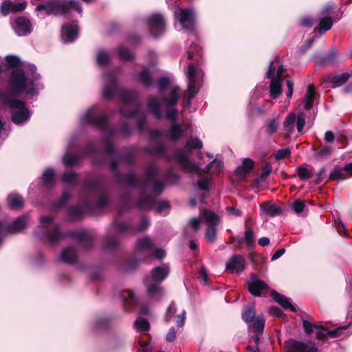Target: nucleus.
Segmentation results:
<instances>
[{"mask_svg":"<svg viewBox=\"0 0 352 352\" xmlns=\"http://www.w3.org/2000/svg\"><path fill=\"white\" fill-rule=\"evenodd\" d=\"M202 147L203 143L197 137L194 138L191 141H188L185 146L186 149L188 152L193 149H201Z\"/></svg>","mask_w":352,"mask_h":352,"instance_id":"obj_59","label":"nucleus"},{"mask_svg":"<svg viewBox=\"0 0 352 352\" xmlns=\"http://www.w3.org/2000/svg\"><path fill=\"white\" fill-rule=\"evenodd\" d=\"M348 178V176L345 174L344 168L336 165L333 167V169L331 171L328 181H343Z\"/></svg>","mask_w":352,"mask_h":352,"instance_id":"obj_41","label":"nucleus"},{"mask_svg":"<svg viewBox=\"0 0 352 352\" xmlns=\"http://www.w3.org/2000/svg\"><path fill=\"white\" fill-rule=\"evenodd\" d=\"M285 352H318V349L314 344H308L294 340L285 342Z\"/></svg>","mask_w":352,"mask_h":352,"instance_id":"obj_14","label":"nucleus"},{"mask_svg":"<svg viewBox=\"0 0 352 352\" xmlns=\"http://www.w3.org/2000/svg\"><path fill=\"white\" fill-rule=\"evenodd\" d=\"M187 57L190 60H194L195 63H192L196 66V72H197L198 67L201 64V48L195 45L191 46L187 52Z\"/></svg>","mask_w":352,"mask_h":352,"instance_id":"obj_28","label":"nucleus"},{"mask_svg":"<svg viewBox=\"0 0 352 352\" xmlns=\"http://www.w3.org/2000/svg\"><path fill=\"white\" fill-rule=\"evenodd\" d=\"M161 136V132L157 130H151L149 134V141L151 142L149 146L143 148V151L151 154L160 156L169 161V157L167 154V148L164 143L159 140Z\"/></svg>","mask_w":352,"mask_h":352,"instance_id":"obj_5","label":"nucleus"},{"mask_svg":"<svg viewBox=\"0 0 352 352\" xmlns=\"http://www.w3.org/2000/svg\"><path fill=\"white\" fill-rule=\"evenodd\" d=\"M296 116L295 113H292L287 116L284 122L283 127L284 129L288 133V137L294 131V123L296 122Z\"/></svg>","mask_w":352,"mask_h":352,"instance_id":"obj_51","label":"nucleus"},{"mask_svg":"<svg viewBox=\"0 0 352 352\" xmlns=\"http://www.w3.org/2000/svg\"><path fill=\"white\" fill-rule=\"evenodd\" d=\"M105 85L102 91V97L106 100H111L117 91V78L114 73L105 74Z\"/></svg>","mask_w":352,"mask_h":352,"instance_id":"obj_12","label":"nucleus"},{"mask_svg":"<svg viewBox=\"0 0 352 352\" xmlns=\"http://www.w3.org/2000/svg\"><path fill=\"white\" fill-rule=\"evenodd\" d=\"M147 107L148 112L153 115L157 120H160L162 118V112L160 110V104L157 98L155 97L149 98Z\"/></svg>","mask_w":352,"mask_h":352,"instance_id":"obj_33","label":"nucleus"},{"mask_svg":"<svg viewBox=\"0 0 352 352\" xmlns=\"http://www.w3.org/2000/svg\"><path fill=\"white\" fill-rule=\"evenodd\" d=\"M79 27L77 21L67 23L62 26L61 36L64 43H72L78 36Z\"/></svg>","mask_w":352,"mask_h":352,"instance_id":"obj_15","label":"nucleus"},{"mask_svg":"<svg viewBox=\"0 0 352 352\" xmlns=\"http://www.w3.org/2000/svg\"><path fill=\"white\" fill-rule=\"evenodd\" d=\"M217 228L215 223H209L206 232V237L211 243H214L216 239Z\"/></svg>","mask_w":352,"mask_h":352,"instance_id":"obj_61","label":"nucleus"},{"mask_svg":"<svg viewBox=\"0 0 352 352\" xmlns=\"http://www.w3.org/2000/svg\"><path fill=\"white\" fill-rule=\"evenodd\" d=\"M271 296L273 300L282 306L284 309H289L293 312L296 311V307L291 303L290 300L287 296L278 293L275 290L271 292Z\"/></svg>","mask_w":352,"mask_h":352,"instance_id":"obj_25","label":"nucleus"},{"mask_svg":"<svg viewBox=\"0 0 352 352\" xmlns=\"http://www.w3.org/2000/svg\"><path fill=\"white\" fill-rule=\"evenodd\" d=\"M150 183H152L151 190L155 197L160 196L164 190V182L160 179H153Z\"/></svg>","mask_w":352,"mask_h":352,"instance_id":"obj_57","label":"nucleus"},{"mask_svg":"<svg viewBox=\"0 0 352 352\" xmlns=\"http://www.w3.org/2000/svg\"><path fill=\"white\" fill-rule=\"evenodd\" d=\"M268 289L269 286L262 280L248 283V290L254 296H263L267 293Z\"/></svg>","mask_w":352,"mask_h":352,"instance_id":"obj_20","label":"nucleus"},{"mask_svg":"<svg viewBox=\"0 0 352 352\" xmlns=\"http://www.w3.org/2000/svg\"><path fill=\"white\" fill-rule=\"evenodd\" d=\"M176 19L182 23L184 28L188 30H193L195 25V13L192 9L179 8L175 12Z\"/></svg>","mask_w":352,"mask_h":352,"instance_id":"obj_9","label":"nucleus"},{"mask_svg":"<svg viewBox=\"0 0 352 352\" xmlns=\"http://www.w3.org/2000/svg\"><path fill=\"white\" fill-rule=\"evenodd\" d=\"M42 185L45 187L52 188L55 184V173L52 168H47L43 173Z\"/></svg>","mask_w":352,"mask_h":352,"instance_id":"obj_37","label":"nucleus"},{"mask_svg":"<svg viewBox=\"0 0 352 352\" xmlns=\"http://www.w3.org/2000/svg\"><path fill=\"white\" fill-rule=\"evenodd\" d=\"M184 131L181 125L177 122H172L166 136L173 141H177L184 135Z\"/></svg>","mask_w":352,"mask_h":352,"instance_id":"obj_31","label":"nucleus"},{"mask_svg":"<svg viewBox=\"0 0 352 352\" xmlns=\"http://www.w3.org/2000/svg\"><path fill=\"white\" fill-rule=\"evenodd\" d=\"M6 64L10 68H15L21 65V60L14 55H8L6 57Z\"/></svg>","mask_w":352,"mask_h":352,"instance_id":"obj_63","label":"nucleus"},{"mask_svg":"<svg viewBox=\"0 0 352 352\" xmlns=\"http://www.w3.org/2000/svg\"><path fill=\"white\" fill-rule=\"evenodd\" d=\"M70 197L71 195L68 192L64 191L62 193L61 197L58 200L53 203V207L55 209L63 207L68 202L69 199H70Z\"/></svg>","mask_w":352,"mask_h":352,"instance_id":"obj_58","label":"nucleus"},{"mask_svg":"<svg viewBox=\"0 0 352 352\" xmlns=\"http://www.w3.org/2000/svg\"><path fill=\"white\" fill-rule=\"evenodd\" d=\"M82 157L83 156L80 153L74 155L65 154L62 161L65 166L74 167L79 164Z\"/></svg>","mask_w":352,"mask_h":352,"instance_id":"obj_42","label":"nucleus"},{"mask_svg":"<svg viewBox=\"0 0 352 352\" xmlns=\"http://www.w3.org/2000/svg\"><path fill=\"white\" fill-rule=\"evenodd\" d=\"M28 216L21 215L18 217L12 224L4 225L3 232L6 231L10 234H16L23 231L28 225Z\"/></svg>","mask_w":352,"mask_h":352,"instance_id":"obj_18","label":"nucleus"},{"mask_svg":"<svg viewBox=\"0 0 352 352\" xmlns=\"http://www.w3.org/2000/svg\"><path fill=\"white\" fill-rule=\"evenodd\" d=\"M261 210L271 217H274L281 213V209L274 204H271L268 202H265L261 206Z\"/></svg>","mask_w":352,"mask_h":352,"instance_id":"obj_45","label":"nucleus"},{"mask_svg":"<svg viewBox=\"0 0 352 352\" xmlns=\"http://www.w3.org/2000/svg\"><path fill=\"white\" fill-rule=\"evenodd\" d=\"M197 73L196 66L194 64H189L186 74L188 88L186 94L194 97L199 91V85L197 80Z\"/></svg>","mask_w":352,"mask_h":352,"instance_id":"obj_13","label":"nucleus"},{"mask_svg":"<svg viewBox=\"0 0 352 352\" xmlns=\"http://www.w3.org/2000/svg\"><path fill=\"white\" fill-rule=\"evenodd\" d=\"M316 96V93L315 91L314 85H309L307 87L306 94L304 97V109L305 110H310L311 109H312Z\"/></svg>","mask_w":352,"mask_h":352,"instance_id":"obj_35","label":"nucleus"},{"mask_svg":"<svg viewBox=\"0 0 352 352\" xmlns=\"http://www.w3.org/2000/svg\"><path fill=\"white\" fill-rule=\"evenodd\" d=\"M134 327L139 331H146L150 329V324L147 320L139 318L134 322Z\"/></svg>","mask_w":352,"mask_h":352,"instance_id":"obj_62","label":"nucleus"},{"mask_svg":"<svg viewBox=\"0 0 352 352\" xmlns=\"http://www.w3.org/2000/svg\"><path fill=\"white\" fill-rule=\"evenodd\" d=\"M131 199V194L129 191H124L120 194L119 200L122 210H130L132 208Z\"/></svg>","mask_w":352,"mask_h":352,"instance_id":"obj_49","label":"nucleus"},{"mask_svg":"<svg viewBox=\"0 0 352 352\" xmlns=\"http://www.w3.org/2000/svg\"><path fill=\"white\" fill-rule=\"evenodd\" d=\"M350 76L351 74L348 72L340 75L330 73L324 77L323 82H331L333 84V87H340L348 81Z\"/></svg>","mask_w":352,"mask_h":352,"instance_id":"obj_23","label":"nucleus"},{"mask_svg":"<svg viewBox=\"0 0 352 352\" xmlns=\"http://www.w3.org/2000/svg\"><path fill=\"white\" fill-rule=\"evenodd\" d=\"M13 3L10 0H6L1 4L0 12L3 16L8 15L12 10Z\"/></svg>","mask_w":352,"mask_h":352,"instance_id":"obj_64","label":"nucleus"},{"mask_svg":"<svg viewBox=\"0 0 352 352\" xmlns=\"http://www.w3.org/2000/svg\"><path fill=\"white\" fill-rule=\"evenodd\" d=\"M120 296L124 303L125 307L128 306V307L125 308L126 311H129L131 308L135 305L138 302L137 298L135 296V294L132 290H123L120 294Z\"/></svg>","mask_w":352,"mask_h":352,"instance_id":"obj_29","label":"nucleus"},{"mask_svg":"<svg viewBox=\"0 0 352 352\" xmlns=\"http://www.w3.org/2000/svg\"><path fill=\"white\" fill-rule=\"evenodd\" d=\"M118 54L121 60L125 61L133 60L135 58L134 54L128 48L123 45L118 47Z\"/></svg>","mask_w":352,"mask_h":352,"instance_id":"obj_55","label":"nucleus"},{"mask_svg":"<svg viewBox=\"0 0 352 352\" xmlns=\"http://www.w3.org/2000/svg\"><path fill=\"white\" fill-rule=\"evenodd\" d=\"M256 316V312L253 305H249L244 307L241 314V318L246 323L253 322Z\"/></svg>","mask_w":352,"mask_h":352,"instance_id":"obj_47","label":"nucleus"},{"mask_svg":"<svg viewBox=\"0 0 352 352\" xmlns=\"http://www.w3.org/2000/svg\"><path fill=\"white\" fill-rule=\"evenodd\" d=\"M84 214L85 212L80 206H69L67 208V217L70 221L75 222L81 221Z\"/></svg>","mask_w":352,"mask_h":352,"instance_id":"obj_32","label":"nucleus"},{"mask_svg":"<svg viewBox=\"0 0 352 352\" xmlns=\"http://www.w3.org/2000/svg\"><path fill=\"white\" fill-rule=\"evenodd\" d=\"M85 121L109 135V137H106L102 140L105 145L104 152L106 154L113 155L115 153V147L110 137L114 135L115 130L109 125L107 116L105 114L99 116L98 109L92 107L86 112Z\"/></svg>","mask_w":352,"mask_h":352,"instance_id":"obj_2","label":"nucleus"},{"mask_svg":"<svg viewBox=\"0 0 352 352\" xmlns=\"http://www.w3.org/2000/svg\"><path fill=\"white\" fill-rule=\"evenodd\" d=\"M28 85H32L21 69H15L10 74V86L12 91L16 95L25 91Z\"/></svg>","mask_w":352,"mask_h":352,"instance_id":"obj_7","label":"nucleus"},{"mask_svg":"<svg viewBox=\"0 0 352 352\" xmlns=\"http://www.w3.org/2000/svg\"><path fill=\"white\" fill-rule=\"evenodd\" d=\"M154 244L151 239L146 236L139 238L135 245V254L136 258L127 261L126 265L130 269H135L138 265V261H143V257L153 250Z\"/></svg>","mask_w":352,"mask_h":352,"instance_id":"obj_4","label":"nucleus"},{"mask_svg":"<svg viewBox=\"0 0 352 352\" xmlns=\"http://www.w3.org/2000/svg\"><path fill=\"white\" fill-rule=\"evenodd\" d=\"M166 256V252L162 248H157L143 257V262L149 263L153 257L157 259H162Z\"/></svg>","mask_w":352,"mask_h":352,"instance_id":"obj_54","label":"nucleus"},{"mask_svg":"<svg viewBox=\"0 0 352 352\" xmlns=\"http://www.w3.org/2000/svg\"><path fill=\"white\" fill-rule=\"evenodd\" d=\"M5 104H8L12 109H18V110H11L12 121L16 124H20L27 121L30 117V111L25 107L23 101L18 99L6 100Z\"/></svg>","mask_w":352,"mask_h":352,"instance_id":"obj_6","label":"nucleus"},{"mask_svg":"<svg viewBox=\"0 0 352 352\" xmlns=\"http://www.w3.org/2000/svg\"><path fill=\"white\" fill-rule=\"evenodd\" d=\"M138 80L146 87H149L153 85L151 74L148 69H144L139 73Z\"/></svg>","mask_w":352,"mask_h":352,"instance_id":"obj_46","label":"nucleus"},{"mask_svg":"<svg viewBox=\"0 0 352 352\" xmlns=\"http://www.w3.org/2000/svg\"><path fill=\"white\" fill-rule=\"evenodd\" d=\"M8 204L12 210H19L24 206L23 197L17 193L10 194L7 197Z\"/></svg>","mask_w":352,"mask_h":352,"instance_id":"obj_30","label":"nucleus"},{"mask_svg":"<svg viewBox=\"0 0 352 352\" xmlns=\"http://www.w3.org/2000/svg\"><path fill=\"white\" fill-rule=\"evenodd\" d=\"M339 55V52L336 49L333 48L326 55L316 56V63L322 66L333 65L338 62Z\"/></svg>","mask_w":352,"mask_h":352,"instance_id":"obj_21","label":"nucleus"},{"mask_svg":"<svg viewBox=\"0 0 352 352\" xmlns=\"http://www.w3.org/2000/svg\"><path fill=\"white\" fill-rule=\"evenodd\" d=\"M174 157L182 169L190 173H199V166L190 161L185 151L178 149L175 151Z\"/></svg>","mask_w":352,"mask_h":352,"instance_id":"obj_11","label":"nucleus"},{"mask_svg":"<svg viewBox=\"0 0 352 352\" xmlns=\"http://www.w3.org/2000/svg\"><path fill=\"white\" fill-rule=\"evenodd\" d=\"M98 193V198L96 201V206L98 208H106L111 201V197L107 194L102 192V190Z\"/></svg>","mask_w":352,"mask_h":352,"instance_id":"obj_52","label":"nucleus"},{"mask_svg":"<svg viewBox=\"0 0 352 352\" xmlns=\"http://www.w3.org/2000/svg\"><path fill=\"white\" fill-rule=\"evenodd\" d=\"M71 10H74L79 14L82 12L81 5L77 0H47L35 8V11L38 12L45 10L48 16L65 15Z\"/></svg>","mask_w":352,"mask_h":352,"instance_id":"obj_3","label":"nucleus"},{"mask_svg":"<svg viewBox=\"0 0 352 352\" xmlns=\"http://www.w3.org/2000/svg\"><path fill=\"white\" fill-rule=\"evenodd\" d=\"M104 246L107 250H116L119 245V241L115 236L107 234L103 238Z\"/></svg>","mask_w":352,"mask_h":352,"instance_id":"obj_53","label":"nucleus"},{"mask_svg":"<svg viewBox=\"0 0 352 352\" xmlns=\"http://www.w3.org/2000/svg\"><path fill=\"white\" fill-rule=\"evenodd\" d=\"M118 95L122 100V107H125L127 110H130L127 105L133 104L135 107H140V104L138 100V95L135 91L120 89L118 91Z\"/></svg>","mask_w":352,"mask_h":352,"instance_id":"obj_17","label":"nucleus"},{"mask_svg":"<svg viewBox=\"0 0 352 352\" xmlns=\"http://www.w3.org/2000/svg\"><path fill=\"white\" fill-rule=\"evenodd\" d=\"M313 149L316 152L315 157L317 159H322L329 157L333 151V147L329 145L322 146L320 144L319 146H314Z\"/></svg>","mask_w":352,"mask_h":352,"instance_id":"obj_43","label":"nucleus"},{"mask_svg":"<svg viewBox=\"0 0 352 352\" xmlns=\"http://www.w3.org/2000/svg\"><path fill=\"white\" fill-rule=\"evenodd\" d=\"M120 160L119 157L113 160L109 164V169L115 173L116 182L120 184L122 182V174L118 170V166Z\"/></svg>","mask_w":352,"mask_h":352,"instance_id":"obj_50","label":"nucleus"},{"mask_svg":"<svg viewBox=\"0 0 352 352\" xmlns=\"http://www.w3.org/2000/svg\"><path fill=\"white\" fill-rule=\"evenodd\" d=\"M112 227L113 230L122 236L126 235H135L137 233V229L135 227L118 220H114L112 222Z\"/></svg>","mask_w":352,"mask_h":352,"instance_id":"obj_22","label":"nucleus"},{"mask_svg":"<svg viewBox=\"0 0 352 352\" xmlns=\"http://www.w3.org/2000/svg\"><path fill=\"white\" fill-rule=\"evenodd\" d=\"M350 325H351V324L349 323V324L340 326V327H339L335 329H333V330H329L327 329V331L326 333H324L322 331H317L316 336V338L318 340H322V341L327 340L329 338H338V337L341 336V335L342 334V332L344 330L347 329Z\"/></svg>","mask_w":352,"mask_h":352,"instance_id":"obj_24","label":"nucleus"},{"mask_svg":"<svg viewBox=\"0 0 352 352\" xmlns=\"http://www.w3.org/2000/svg\"><path fill=\"white\" fill-rule=\"evenodd\" d=\"M168 271L162 267H154L151 271V278L156 283L162 282L167 276Z\"/></svg>","mask_w":352,"mask_h":352,"instance_id":"obj_44","label":"nucleus"},{"mask_svg":"<svg viewBox=\"0 0 352 352\" xmlns=\"http://www.w3.org/2000/svg\"><path fill=\"white\" fill-rule=\"evenodd\" d=\"M83 187L85 190L94 192H100L101 190L100 182L98 180L87 179L83 182Z\"/></svg>","mask_w":352,"mask_h":352,"instance_id":"obj_48","label":"nucleus"},{"mask_svg":"<svg viewBox=\"0 0 352 352\" xmlns=\"http://www.w3.org/2000/svg\"><path fill=\"white\" fill-rule=\"evenodd\" d=\"M120 115L126 118H132L135 116L138 117L137 126L140 132H142L145 129L146 116L144 113L141 111L140 107H134L132 110H127L125 107L120 108Z\"/></svg>","mask_w":352,"mask_h":352,"instance_id":"obj_10","label":"nucleus"},{"mask_svg":"<svg viewBox=\"0 0 352 352\" xmlns=\"http://www.w3.org/2000/svg\"><path fill=\"white\" fill-rule=\"evenodd\" d=\"M254 167V162L250 158H245L241 166H238L235 170L238 176H243L245 174L250 173Z\"/></svg>","mask_w":352,"mask_h":352,"instance_id":"obj_38","label":"nucleus"},{"mask_svg":"<svg viewBox=\"0 0 352 352\" xmlns=\"http://www.w3.org/2000/svg\"><path fill=\"white\" fill-rule=\"evenodd\" d=\"M145 174L146 179L140 184V187L142 190H145L148 187L151 181L157 179L156 177L159 175V168L155 164L149 165L146 169Z\"/></svg>","mask_w":352,"mask_h":352,"instance_id":"obj_26","label":"nucleus"},{"mask_svg":"<svg viewBox=\"0 0 352 352\" xmlns=\"http://www.w3.org/2000/svg\"><path fill=\"white\" fill-rule=\"evenodd\" d=\"M243 241H245L250 248L255 246L254 233L252 229L247 228L245 230L244 237L240 239L239 243H241Z\"/></svg>","mask_w":352,"mask_h":352,"instance_id":"obj_56","label":"nucleus"},{"mask_svg":"<svg viewBox=\"0 0 352 352\" xmlns=\"http://www.w3.org/2000/svg\"><path fill=\"white\" fill-rule=\"evenodd\" d=\"M282 81L278 78H272L270 82V94L273 99H276L282 94Z\"/></svg>","mask_w":352,"mask_h":352,"instance_id":"obj_39","label":"nucleus"},{"mask_svg":"<svg viewBox=\"0 0 352 352\" xmlns=\"http://www.w3.org/2000/svg\"><path fill=\"white\" fill-rule=\"evenodd\" d=\"M60 261L68 264H74L77 262L76 250L73 248H67L63 250L60 255Z\"/></svg>","mask_w":352,"mask_h":352,"instance_id":"obj_36","label":"nucleus"},{"mask_svg":"<svg viewBox=\"0 0 352 352\" xmlns=\"http://www.w3.org/2000/svg\"><path fill=\"white\" fill-rule=\"evenodd\" d=\"M155 204V197L143 192L138 197L135 203V207L140 210L150 211Z\"/></svg>","mask_w":352,"mask_h":352,"instance_id":"obj_19","label":"nucleus"},{"mask_svg":"<svg viewBox=\"0 0 352 352\" xmlns=\"http://www.w3.org/2000/svg\"><path fill=\"white\" fill-rule=\"evenodd\" d=\"M245 267V261L244 257L241 254H234L228 261L226 265V270L229 274L234 272L236 273L242 272Z\"/></svg>","mask_w":352,"mask_h":352,"instance_id":"obj_16","label":"nucleus"},{"mask_svg":"<svg viewBox=\"0 0 352 352\" xmlns=\"http://www.w3.org/2000/svg\"><path fill=\"white\" fill-rule=\"evenodd\" d=\"M179 91V88L178 87H174L170 91L169 98L166 96L162 97V100L166 104L167 107L171 108L177 104Z\"/></svg>","mask_w":352,"mask_h":352,"instance_id":"obj_40","label":"nucleus"},{"mask_svg":"<svg viewBox=\"0 0 352 352\" xmlns=\"http://www.w3.org/2000/svg\"><path fill=\"white\" fill-rule=\"evenodd\" d=\"M15 24L22 31V35L26 36L32 32L31 21L26 16H21L16 18Z\"/></svg>","mask_w":352,"mask_h":352,"instance_id":"obj_27","label":"nucleus"},{"mask_svg":"<svg viewBox=\"0 0 352 352\" xmlns=\"http://www.w3.org/2000/svg\"><path fill=\"white\" fill-rule=\"evenodd\" d=\"M149 32L151 34L158 38L162 36L166 30V22L161 14H154L147 20Z\"/></svg>","mask_w":352,"mask_h":352,"instance_id":"obj_8","label":"nucleus"},{"mask_svg":"<svg viewBox=\"0 0 352 352\" xmlns=\"http://www.w3.org/2000/svg\"><path fill=\"white\" fill-rule=\"evenodd\" d=\"M52 216H42L40 222L43 224V236L45 240L51 245H55L59 243L66 237L69 236L75 239L80 245L88 250L93 245V236L86 231H69L63 232L57 223H53Z\"/></svg>","mask_w":352,"mask_h":352,"instance_id":"obj_1","label":"nucleus"},{"mask_svg":"<svg viewBox=\"0 0 352 352\" xmlns=\"http://www.w3.org/2000/svg\"><path fill=\"white\" fill-rule=\"evenodd\" d=\"M297 173L301 180H307L313 176V168L309 170L306 167L300 166L297 168Z\"/></svg>","mask_w":352,"mask_h":352,"instance_id":"obj_60","label":"nucleus"},{"mask_svg":"<svg viewBox=\"0 0 352 352\" xmlns=\"http://www.w3.org/2000/svg\"><path fill=\"white\" fill-rule=\"evenodd\" d=\"M333 25V20L332 18L330 16H325L320 19L319 21V24L318 26H316L314 30V33H325L326 32L329 31L331 29Z\"/></svg>","mask_w":352,"mask_h":352,"instance_id":"obj_34","label":"nucleus"}]
</instances>
